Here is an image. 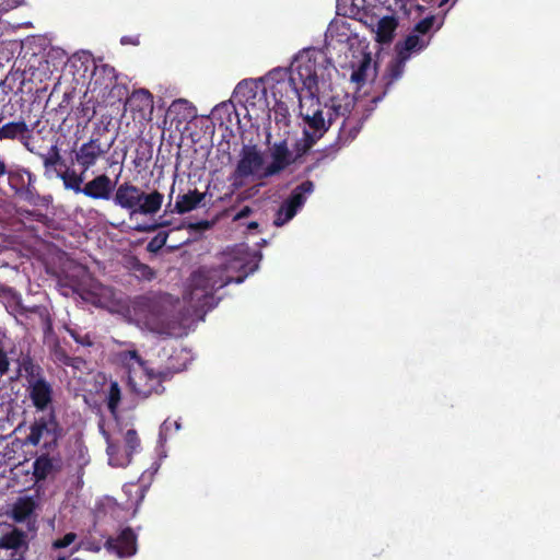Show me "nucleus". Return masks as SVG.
<instances>
[{"instance_id": "obj_1", "label": "nucleus", "mask_w": 560, "mask_h": 560, "mask_svg": "<svg viewBox=\"0 0 560 560\" xmlns=\"http://www.w3.org/2000/svg\"><path fill=\"white\" fill-rule=\"evenodd\" d=\"M337 69L327 56L317 49L299 54L291 63V80H282L270 86L273 101L302 102V93L318 104V94L330 88Z\"/></svg>"}, {"instance_id": "obj_2", "label": "nucleus", "mask_w": 560, "mask_h": 560, "mask_svg": "<svg viewBox=\"0 0 560 560\" xmlns=\"http://www.w3.org/2000/svg\"><path fill=\"white\" fill-rule=\"evenodd\" d=\"M257 268L246 254H228L218 266L200 267L189 278L184 299L196 307H213V293L229 283H242Z\"/></svg>"}, {"instance_id": "obj_3", "label": "nucleus", "mask_w": 560, "mask_h": 560, "mask_svg": "<svg viewBox=\"0 0 560 560\" xmlns=\"http://www.w3.org/2000/svg\"><path fill=\"white\" fill-rule=\"evenodd\" d=\"M353 97L349 95H345L342 98L334 96L323 108L318 107L312 114L307 112L305 114L301 113V115L310 128V135L318 140L337 118H342L337 137V144L340 148L354 140L364 124L365 117L358 112H353Z\"/></svg>"}, {"instance_id": "obj_4", "label": "nucleus", "mask_w": 560, "mask_h": 560, "mask_svg": "<svg viewBox=\"0 0 560 560\" xmlns=\"http://www.w3.org/2000/svg\"><path fill=\"white\" fill-rule=\"evenodd\" d=\"M119 358L127 370L129 388L142 398L163 393V383L179 371V369L171 366L154 370L149 366L148 361L139 355L137 350L122 351L119 353Z\"/></svg>"}, {"instance_id": "obj_5", "label": "nucleus", "mask_w": 560, "mask_h": 560, "mask_svg": "<svg viewBox=\"0 0 560 560\" xmlns=\"http://www.w3.org/2000/svg\"><path fill=\"white\" fill-rule=\"evenodd\" d=\"M113 202L126 210L129 218L135 215H154L163 205L164 195L159 190L145 192L139 186L125 182L114 189Z\"/></svg>"}, {"instance_id": "obj_6", "label": "nucleus", "mask_w": 560, "mask_h": 560, "mask_svg": "<svg viewBox=\"0 0 560 560\" xmlns=\"http://www.w3.org/2000/svg\"><path fill=\"white\" fill-rule=\"evenodd\" d=\"M62 436L63 428L58 421L55 409L51 408L48 413L34 419L24 444L39 446L40 451H57Z\"/></svg>"}, {"instance_id": "obj_7", "label": "nucleus", "mask_w": 560, "mask_h": 560, "mask_svg": "<svg viewBox=\"0 0 560 560\" xmlns=\"http://www.w3.org/2000/svg\"><path fill=\"white\" fill-rule=\"evenodd\" d=\"M8 184L14 197L31 206H46L50 196H43L36 188L37 177L26 167L11 168L7 173Z\"/></svg>"}, {"instance_id": "obj_8", "label": "nucleus", "mask_w": 560, "mask_h": 560, "mask_svg": "<svg viewBox=\"0 0 560 560\" xmlns=\"http://www.w3.org/2000/svg\"><path fill=\"white\" fill-rule=\"evenodd\" d=\"M420 37H406L404 43L396 44V57L388 63L384 74L385 91L402 77L406 61L410 58L411 51L420 50L423 45H419Z\"/></svg>"}, {"instance_id": "obj_9", "label": "nucleus", "mask_w": 560, "mask_h": 560, "mask_svg": "<svg viewBox=\"0 0 560 560\" xmlns=\"http://www.w3.org/2000/svg\"><path fill=\"white\" fill-rule=\"evenodd\" d=\"M133 308L136 314L143 319L151 330L162 331L164 327V306L156 296H138Z\"/></svg>"}, {"instance_id": "obj_10", "label": "nucleus", "mask_w": 560, "mask_h": 560, "mask_svg": "<svg viewBox=\"0 0 560 560\" xmlns=\"http://www.w3.org/2000/svg\"><path fill=\"white\" fill-rule=\"evenodd\" d=\"M125 451L121 453L120 446L107 438L106 452L109 457V464L115 467H125L130 464L133 453L140 448V439L135 429H129L124 436Z\"/></svg>"}, {"instance_id": "obj_11", "label": "nucleus", "mask_w": 560, "mask_h": 560, "mask_svg": "<svg viewBox=\"0 0 560 560\" xmlns=\"http://www.w3.org/2000/svg\"><path fill=\"white\" fill-rule=\"evenodd\" d=\"M114 140L104 143L100 138L92 137L88 142L83 143L78 150L74 151L73 161L81 167L82 173H85L93 167L98 159L104 156L112 148Z\"/></svg>"}, {"instance_id": "obj_12", "label": "nucleus", "mask_w": 560, "mask_h": 560, "mask_svg": "<svg viewBox=\"0 0 560 560\" xmlns=\"http://www.w3.org/2000/svg\"><path fill=\"white\" fill-rule=\"evenodd\" d=\"M349 48L352 51L353 58H357V61H351L352 73L350 79L352 82L358 85H363L370 72H372V51L368 50V45L363 44V40H359L357 48L354 49V44L349 43ZM376 70V63H374L373 72Z\"/></svg>"}, {"instance_id": "obj_13", "label": "nucleus", "mask_w": 560, "mask_h": 560, "mask_svg": "<svg viewBox=\"0 0 560 560\" xmlns=\"http://www.w3.org/2000/svg\"><path fill=\"white\" fill-rule=\"evenodd\" d=\"M271 162L264 168L261 177L268 178L282 173L290 165L296 163V158L289 149L288 141L275 142L270 149Z\"/></svg>"}, {"instance_id": "obj_14", "label": "nucleus", "mask_w": 560, "mask_h": 560, "mask_svg": "<svg viewBox=\"0 0 560 560\" xmlns=\"http://www.w3.org/2000/svg\"><path fill=\"white\" fill-rule=\"evenodd\" d=\"M116 80H118V74L114 67L106 63H95L88 90L101 101L106 93H109V88Z\"/></svg>"}, {"instance_id": "obj_15", "label": "nucleus", "mask_w": 560, "mask_h": 560, "mask_svg": "<svg viewBox=\"0 0 560 560\" xmlns=\"http://www.w3.org/2000/svg\"><path fill=\"white\" fill-rule=\"evenodd\" d=\"M55 451H40V454L32 464L33 479L36 483L48 478H55L62 469V460L59 454L52 455Z\"/></svg>"}, {"instance_id": "obj_16", "label": "nucleus", "mask_w": 560, "mask_h": 560, "mask_svg": "<svg viewBox=\"0 0 560 560\" xmlns=\"http://www.w3.org/2000/svg\"><path fill=\"white\" fill-rule=\"evenodd\" d=\"M264 165V156L257 145H244L236 164L235 175L242 178L256 174Z\"/></svg>"}, {"instance_id": "obj_17", "label": "nucleus", "mask_w": 560, "mask_h": 560, "mask_svg": "<svg viewBox=\"0 0 560 560\" xmlns=\"http://www.w3.org/2000/svg\"><path fill=\"white\" fill-rule=\"evenodd\" d=\"M105 547L118 557L133 556L137 551V536L130 527H126L117 537H109Z\"/></svg>"}, {"instance_id": "obj_18", "label": "nucleus", "mask_w": 560, "mask_h": 560, "mask_svg": "<svg viewBox=\"0 0 560 560\" xmlns=\"http://www.w3.org/2000/svg\"><path fill=\"white\" fill-rule=\"evenodd\" d=\"M382 8H375L371 15H366L364 24H366L376 35H392L398 26V19L394 13H382Z\"/></svg>"}, {"instance_id": "obj_19", "label": "nucleus", "mask_w": 560, "mask_h": 560, "mask_svg": "<svg viewBox=\"0 0 560 560\" xmlns=\"http://www.w3.org/2000/svg\"><path fill=\"white\" fill-rule=\"evenodd\" d=\"M115 184L106 174H101L88 182L82 189L85 197L94 200H109L113 198Z\"/></svg>"}, {"instance_id": "obj_20", "label": "nucleus", "mask_w": 560, "mask_h": 560, "mask_svg": "<svg viewBox=\"0 0 560 560\" xmlns=\"http://www.w3.org/2000/svg\"><path fill=\"white\" fill-rule=\"evenodd\" d=\"M28 397L37 411L51 409L54 400L52 385L47 381H37L35 384L27 386Z\"/></svg>"}, {"instance_id": "obj_21", "label": "nucleus", "mask_w": 560, "mask_h": 560, "mask_svg": "<svg viewBox=\"0 0 560 560\" xmlns=\"http://www.w3.org/2000/svg\"><path fill=\"white\" fill-rule=\"evenodd\" d=\"M375 8H371V0H337L338 15L348 16L364 23L366 15Z\"/></svg>"}, {"instance_id": "obj_22", "label": "nucleus", "mask_w": 560, "mask_h": 560, "mask_svg": "<svg viewBox=\"0 0 560 560\" xmlns=\"http://www.w3.org/2000/svg\"><path fill=\"white\" fill-rule=\"evenodd\" d=\"M19 373L24 376L27 386L35 384L37 381L43 382L46 380L43 368L30 354L21 358Z\"/></svg>"}, {"instance_id": "obj_23", "label": "nucleus", "mask_w": 560, "mask_h": 560, "mask_svg": "<svg viewBox=\"0 0 560 560\" xmlns=\"http://www.w3.org/2000/svg\"><path fill=\"white\" fill-rule=\"evenodd\" d=\"M125 106L128 107L131 112H151L153 108V96L145 89L136 90L127 98Z\"/></svg>"}, {"instance_id": "obj_24", "label": "nucleus", "mask_w": 560, "mask_h": 560, "mask_svg": "<svg viewBox=\"0 0 560 560\" xmlns=\"http://www.w3.org/2000/svg\"><path fill=\"white\" fill-rule=\"evenodd\" d=\"M126 268L138 281L150 282L156 278V271L137 256H129L126 259Z\"/></svg>"}, {"instance_id": "obj_25", "label": "nucleus", "mask_w": 560, "mask_h": 560, "mask_svg": "<svg viewBox=\"0 0 560 560\" xmlns=\"http://www.w3.org/2000/svg\"><path fill=\"white\" fill-rule=\"evenodd\" d=\"M206 194L197 189L189 190L187 194L179 195L175 202V211L179 214L187 213L196 209L205 199Z\"/></svg>"}, {"instance_id": "obj_26", "label": "nucleus", "mask_w": 560, "mask_h": 560, "mask_svg": "<svg viewBox=\"0 0 560 560\" xmlns=\"http://www.w3.org/2000/svg\"><path fill=\"white\" fill-rule=\"evenodd\" d=\"M28 130V126L23 120L7 122L0 127V140L20 139L22 141Z\"/></svg>"}, {"instance_id": "obj_27", "label": "nucleus", "mask_w": 560, "mask_h": 560, "mask_svg": "<svg viewBox=\"0 0 560 560\" xmlns=\"http://www.w3.org/2000/svg\"><path fill=\"white\" fill-rule=\"evenodd\" d=\"M57 177H59L62 180V184L66 189L72 190L75 194H81L83 189V182H84V173L81 172V174H78L72 168H66L62 172H56Z\"/></svg>"}, {"instance_id": "obj_28", "label": "nucleus", "mask_w": 560, "mask_h": 560, "mask_svg": "<svg viewBox=\"0 0 560 560\" xmlns=\"http://www.w3.org/2000/svg\"><path fill=\"white\" fill-rule=\"evenodd\" d=\"M36 502L32 497L19 498L12 509L13 518L16 522L26 521L35 511Z\"/></svg>"}, {"instance_id": "obj_29", "label": "nucleus", "mask_w": 560, "mask_h": 560, "mask_svg": "<svg viewBox=\"0 0 560 560\" xmlns=\"http://www.w3.org/2000/svg\"><path fill=\"white\" fill-rule=\"evenodd\" d=\"M313 191L314 183L312 180H305L298 185L285 200L300 210L304 206L307 196Z\"/></svg>"}, {"instance_id": "obj_30", "label": "nucleus", "mask_w": 560, "mask_h": 560, "mask_svg": "<svg viewBox=\"0 0 560 560\" xmlns=\"http://www.w3.org/2000/svg\"><path fill=\"white\" fill-rule=\"evenodd\" d=\"M294 104L295 102L273 101L272 112L278 126L289 127L291 122L290 107Z\"/></svg>"}, {"instance_id": "obj_31", "label": "nucleus", "mask_w": 560, "mask_h": 560, "mask_svg": "<svg viewBox=\"0 0 560 560\" xmlns=\"http://www.w3.org/2000/svg\"><path fill=\"white\" fill-rule=\"evenodd\" d=\"M168 113L171 115L175 114V117L173 119H177L178 122H182V121H185V120H188V119L195 117V115L192 113L191 105L189 104L188 101L183 100V98L175 100L171 104V106L168 108Z\"/></svg>"}, {"instance_id": "obj_32", "label": "nucleus", "mask_w": 560, "mask_h": 560, "mask_svg": "<svg viewBox=\"0 0 560 560\" xmlns=\"http://www.w3.org/2000/svg\"><path fill=\"white\" fill-rule=\"evenodd\" d=\"M108 92L109 93H106L104 98H102L101 101L104 103H108L109 105H114L116 102H126L129 97L127 84L119 82L118 80H116L115 83L110 85Z\"/></svg>"}, {"instance_id": "obj_33", "label": "nucleus", "mask_w": 560, "mask_h": 560, "mask_svg": "<svg viewBox=\"0 0 560 560\" xmlns=\"http://www.w3.org/2000/svg\"><path fill=\"white\" fill-rule=\"evenodd\" d=\"M318 139L310 135V130L304 129L303 137L294 143L293 156L296 158V163L314 147Z\"/></svg>"}, {"instance_id": "obj_34", "label": "nucleus", "mask_w": 560, "mask_h": 560, "mask_svg": "<svg viewBox=\"0 0 560 560\" xmlns=\"http://www.w3.org/2000/svg\"><path fill=\"white\" fill-rule=\"evenodd\" d=\"M282 80H291V67L290 68H275L270 70L264 81L266 86L264 89V93L267 95L268 90L273 84H279Z\"/></svg>"}, {"instance_id": "obj_35", "label": "nucleus", "mask_w": 560, "mask_h": 560, "mask_svg": "<svg viewBox=\"0 0 560 560\" xmlns=\"http://www.w3.org/2000/svg\"><path fill=\"white\" fill-rule=\"evenodd\" d=\"M106 399L107 408L110 411V413H116L118 406L121 401V389L118 382L112 381L109 383Z\"/></svg>"}, {"instance_id": "obj_36", "label": "nucleus", "mask_w": 560, "mask_h": 560, "mask_svg": "<svg viewBox=\"0 0 560 560\" xmlns=\"http://www.w3.org/2000/svg\"><path fill=\"white\" fill-rule=\"evenodd\" d=\"M442 25V18L440 16H427L422 21H420L416 28L419 33L425 34L429 32H438Z\"/></svg>"}, {"instance_id": "obj_37", "label": "nucleus", "mask_w": 560, "mask_h": 560, "mask_svg": "<svg viewBox=\"0 0 560 560\" xmlns=\"http://www.w3.org/2000/svg\"><path fill=\"white\" fill-rule=\"evenodd\" d=\"M23 544V534L20 532H12L3 535L0 538V547L5 549H19Z\"/></svg>"}, {"instance_id": "obj_38", "label": "nucleus", "mask_w": 560, "mask_h": 560, "mask_svg": "<svg viewBox=\"0 0 560 560\" xmlns=\"http://www.w3.org/2000/svg\"><path fill=\"white\" fill-rule=\"evenodd\" d=\"M168 237L167 232H159L147 245V250L149 253H158L160 252L166 244Z\"/></svg>"}, {"instance_id": "obj_39", "label": "nucleus", "mask_w": 560, "mask_h": 560, "mask_svg": "<svg viewBox=\"0 0 560 560\" xmlns=\"http://www.w3.org/2000/svg\"><path fill=\"white\" fill-rule=\"evenodd\" d=\"M338 33L337 35H341V36H345V35H352V31L350 30V25L348 23H346V21H343L342 19H337V20H334L329 27H328V33H330V35H334L335 33Z\"/></svg>"}, {"instance_id": "obj_40", "label": "nucleus", "mask_w": 560, "mask_h": 560, "mask_svg": "<svg viewBox=\"0 0 560 560\" xmlns=\"http://www.w3.org/2000/svg\"><path fill=\"white\" fill-rule=\"evenodd\" d=\"M51 354L55 360V362L66 365L67 362H69L70 357L67 352V350L60 346V343H56L54 348L51 349Z\"/></svg>"}, {"instance_id": "obj_41", "label": "nucleus", "mask_w": 560, "mask_h": 560, "mask_svg": "<svg viewBox=\"0 0 560 560\" xmlns=\"http://www.w3.org/2000/svg\"><path fill=\"white\" fill-rule=\"evenodd\" d=\"M170 224H171L170 221H161L160 223H154V224H137L133 228V230L139 233H150V232L158 230L159 228L168 226Z\"/></svg>"}, {"instance_id": "obj_42", "label": "nucleus", "mask_w": 560, "mask_h": 560, "mask_svg": "<svg viewBox=\"0 0 560 560\" xmlns=\"http://www.w3.org/2000/svg\"><path fill=\"white\" fill-rule=\"evenodd\" d=\"M77 538V535L74 533H67L63 537L56 539L52 542V547L55 549H62L70 546Z\"/></svg>"}, {"instance_id": "obj_43", "label": "nucleus", "mask_w": 560, "mask_h": 560, "mask_svg": "<svg viewBox=\"0 0 560 560\" xmlns=\"http://www.w3.org/2000/svg\"><path fill=\"white\" fill-rule=\"evenodd\" d=\"M22 143L26 148L27 151H30L33 154H36L37 156H39V154L43 153L36 147L35 142H34V138L31 133V130H28V132L26 133V137L22 140Z\"/></svg>"}, {"instance_id": "obj_44", "label": "nucleus", "mask_w": 560, "mask_h": 560, "mask_svg": "<svg viewBox=\"0 0 560 560\" xmlns=\"http://www.w3.org/2000/svg\"><path fill=\"white\" fill-rule=\"evenodd\" d=\"M10 369V360L4 351L2 345L0 343V376L5 375Z\"/></svg>"}, {"instance_id": "obj_45", "label": "nucleus", "mask_w": 560, "mask_h": 560, "mask_svg": "<svg viewBox=\"0 0 560 560\" xmlns=\"http://www.w3.org/2000/svg\"><path fill=\"white\" fill-rule=\"evenodd\" d=\"M39 158L42 159L43 161V165H44V168H45V176L47 177H50V173L52 171H56V164L55 162L46 154V153H42L39 154Z\"/></svg>"}, {"instance_id": "obj_46", "label": "nucleus", "mask_w": 560, "mask_h": 560, "mask_svg": "<svg viewBox=\"0 0 560 560\" xmlns=\"http://www.w3.org/2000/svg\"><path fill=\"white\" fill-rule=\"evenodd\" d=\"M32 312L38 313L40 318L44 322V325L46 326V329H51V319L50 316L45 307L42 306H35L32 308Z\"/></svg>"}, {"instance_id": "obj_47", "label": "nucleus", "mask_w": 560, "mask_h": 560, "mask_svg": "<svg viewBox=\"0 0 560 560\" xmlns=\"http://www.w3.org/2000/svg\"><path fill=\"white\" fill-rule=\"evenodd\" d=\"M46 154L55 162L56 165H65L59 148L56 144L51 145Z\"/></svg>"}, {"instance_id": "obj_48", "label": "nucleus", "mask_w": 560, "mask_h": 560, "mask_svg": "<svg viewBox=\"0 0 560 560\" xmlns=\"http://www.w3.org/2000/svg\"><path fill=\"white\" fill-rule=\"evenodd\" d=\"M283 213H285L287 218H291L293 219L295 217V214L298 213V209L295 207H293L291 203H289L287 200H284L280 208H279Z\"/></svg>"}, {"instance_id": "obj_49", "label": "nucleus", "mask_w": 560, "mask_h": 560, "mask_svg": "<svg viewBox=\"0 0 560 560\" xmlns=\"http://www.w3.org/2000/svg\"><path fill=\"white\" fill-rule=\"evenodd\" d=\"M86 364V361L81 357H70L69 362L65 366H71L74 370H82V368Z\"/></svg>"}, {"instance_id": "obj_50", "label": "nucleus", "mask_w": 560, "mask_h": 560, "mask_svg": "<svg viewBox=\"0 0 560 560\" xmlns=\"http://www.w3.org/2000/svg\"><path fill=\"white\" fill-rule=\"evenodd\" d=\"M290 220H292V219L291 218H287L285 213H283L280 209H278V211L276 213V217H275V220H273V224L276 226H282L285 223H288Z\"/></svg>"}, {"instance_id": "obj_51", "label": "nucleus", "mask_w": 560, "mask_h": 560, "mask_svg": "<svg viewBox=\"0 0 560 560\" xmlns=\"http://www.w3.org/2000/svg\"><path fill=\"white\" fill-rule=\"evenodd\" d=\"M253 213V209L249 206L243 207L233 218L234 221L247 218Z\"/></svg>"}, {"instance_id": "obj_52", "label": "nucleus", "mask_w": 560, "mask_h": 560, "mask_svg": "<svg viewBox=\"0 0 560 560\" xmlns=\"http://www.w3.org/2000/svg\"><path fill=\"white\" fill-rule=\"evenodd\" d=\"M71 336L74 338V340L78 343H80L82 346H92V342H91L89 336L81 337V336L77 335L75 332H71Z\"/></svg>"}, {"instance_id": "obj_53", "label": "nucleus", "mask_w": 560, "mask_h": 560, "mask_svg": "<svg viewBox=\"0 0 560 560\" xmlns=\"http://www.w3.org/2000/svg\"><path fill=\"white\" fill-rule=\"evenodd\" d=\"M394 37H375L378 45L390 44Z\"/></svg>"}, {"instance_id": "obj_54", "label": "nucleus", "mask_w": 560, "mask_h": 560, "mask_svg": "<svg viewBox=\"0 0 560 560\" xmlns=\"http://www.w3.org/2000/svg\"><path fill=\"white\" fill-rule=\"evenodd\" d=\"M191 228L208 229V228H210V223H209V221L205 220V221H200L196 224H192Z\"/></svg>"}, {"instance_id": "obj_55", "label": "nucleus", "mask_w": 560, "mask_h": 560, "mask_svg": "<svg viewBox=\"0 0 560 560\" xmlns=\"http://www.w3.org/2000/svg\"><path fill=\"white\" fill-rule=\"evenodd\" d=\"M120 43L122 45H128V44L138 45L139 44L138 39L131 40L129 37H121Z\"/></svg>"}, {"instance_id": "obj_56", "label": "nucleus", "mask_w": 560, "mask_h": 560, "mask_svg": "<svg viewBox=\"0 0 560 560\" xmlns=\"http://www.w3.org/2000/svg\"><path fill=\"white\" fill-rule=\"evenodd\" d=\"M8 171L4 161L0 159V177L7 175Z\"/></svg>"}, {"instance_id": "obj_57", "label": "nucleus", "mask_w": 560, "mask_h": 560, "mask_svg": "<svg viewBox=\"0 0 560 560\" xmlns=\"http://www.w3.org/2000/svg\"><path fill=\"white\" fill-rule=\"evenodd\" d=\"M70 98H71V95H70L69 93H65V94H63V100H62V102L59 104V107H60V108H63V103H67V104H68V103H69V101H70Z\"/></svg>"}, {"instance_id": "obj_58", "label": "nucleus", "mask_w": 560, "mask_h": 560, "mask_svg": "<svg viewBox=\"0 0 560 560\" xmlns=\"http://www.w3.org/2000/svg\"><path fill=\"white\" fill-rule=\"evenodd\" d=\"M258 226H259L258 222L252 221V222L248 223L247 229L248 230H256V229H258Z\"/></svg>"}, {"instance_id": "obj_59", "label": "nucleus", "mask_w": 560, "mask_h": 560, "mask_svg": "<svg viewBox=\"0 0 560 560\" xmlns=\"http://www.w3.org/2000/svg\"><path fill=\"white\" fill-rule=\"evenodd\" d=\"M315 168V165H310L305 168V173L310 174Z\"/></svg>"}, {"instance_id": "obj_60", "label": "nucleus", "mask_w": 560, "mask_h": 560, "mask_svg": "<svg viewBox=\"0 0 560 560\" xmlns=\"http://www.w3.org/2000/svg\"><path fill=\"white\" fill-rule=\"evenodd\" d=\"M20 213H26L27 215H34L35 213L30 210L19 211Z\"/></svg>"}, {"instance_id": "obj_61", "label": "nucleus", "mask_w": 560, "mask_h": 560, "mask_svg": "<svg viewBox=\"0 0 560 560\" xmlns=\"http://www.w3.org/2000/svg\"><path fill=\"white\" fill-rule=\"evenodd\" d=\"M381 100H382V96H377V97H374V98H373V102H375V103H376V102H378V101H381Z\"/></svg>"}, {"instance_id": "obj_62", "label": "nucleus", "mask_w": 560, "mask_h": 560, "mask_svg": "<svg viewBox=\"0 0 560 560\" xmlns=\"http://www.w3.org/2000/svg\"><path fill=\"white\" fill-rule=\"evenodd\" d=\"M4 116H3V113L0 112V122L3 120Z\"/></svg>"}, {"instance_id": "obj_63", "label": "nucleus", "mask_w": 560, "mask_h": 560, "mask_svg": "<svg viewBox=\"0 0 560 560\" xmlns=\"http://www.w3.org/2000/svg\"><path fill=\"white\" fill-rule=\"evenodd\" d=\"M266 103L267 105H270L269 97L266 96Z\"/></svg>"}, {"instance_id": "obj_64", "label": "nucleus", "mask_w": 560, "mask_h": 560, "mask_svg": "<svg viewBox=\"0 0 560 560\" xmlns=\"http://www.w3.org/2000/svg\"><path fill=\"white\" fill-rule=\"evenodd\" d=\"M266 103L267 105H270L269 97L266 96Z\"/></svg>"}]
</instances>
